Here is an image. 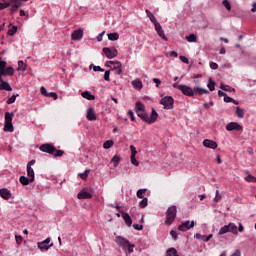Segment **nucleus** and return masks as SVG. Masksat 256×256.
<instances>
[{"instance_id": "obj_1", "label": "nucleus", "mask_w": 256, "mask_h": 256, "mask_svg": "<svg viewBox=\"0 0 256 256\" xmlns=\"http://www.w3.org/2000/svg\"><path fill=\"white\" fill-rule=\"evenodd\" d=\"M39 149L43 153H48L49 155H52V157H63V155H65V152L63 150H58L53 144L49 143L42 144Z\"/></svg>"}, {"instance_id": "obj_2", "label": "nucleus", "mask_w": 256, "mask_h": 256, "mask_svg": "<svg viewBox=\"0 0 256 256\" xmlns=\"http://www.w3.org/2000/svg\"><path fill=\"white\" fill-rule=\"evenodd\" d=\"M136 114L138 117H140V119H142V121H144V123H148V125L155 123V121H157V119L159 117V114L157 113V111L154 108H152L150 117L145 110L138 111V112H136Z\"/></svg>"}, {"instance_id": "obj_3", "label": "nucleus", "mask_w": 256, "mask_h": 256, "mask_svg": "<svg viewBox=\"0 0 256 256\" xmlns=\"http://www.w3.org/2000/svg\"><path fill=\"white\" fill-rule=\"evenodd\" d=\"M115 242L123 249L124 253H128L129 255H131V253H133V249H135V245L131 244V242L124 237H116Z\"/></svg>"}, {"instance_id": "obj_4", "label": "nucleus", "mask_w": 256, "mask_h": 256, "mask_svg": "<svg viewBox=\"0 0 256 256\" xmlns=\"http://www.w3.org/2000/svg\"><path fill=\"white\" fill-rule=\"evenodd\" d=\"M177 218V206H170L166 211V225H173Z\"/></svg>"}, {"instance_id": "obj_5", "label": "nucleus", "mask_w": 256, "mask_h": 256, "mask_svg": "<svg viewBox=\"0 0 256 256\" xmlns=\"http://www.w3.org/2000/svg\"><path fill=\"white\" fill-rule=\"evenodd\" d=\"M225 233H233V235H238L237 225L235 223H229L228 225L223 226L219 230V235H225Z\"/></svg>"}, {"instance_id": "obj_6", "label": "nucleus", "mask_w": 256, "mask_h": 256, "mask_svg": "<svg viewBox=\"0 0 256 256\" xmlns=\"http://www.w3.org/2000/svg\"><path fill=\"white\" fill-rule=\"evenodd\" d=\"M175 100L171 96H165L160 100V105H163L164 109H173Z\"/></svg>"}, {"instance_id": "obj_7", "label": "nucleus", "mask_w": 256, "mask_h": 256, "mask_svg": "<svg viewBox=\"0 0 256 256\" xmlns=\"http://www.w3.org/2000/svg\"><path fill=\"white\" fill-rule=\"evenodd\" d=\"M102 51L105 57H107V59H115V57H117V55L119 54V52L117 51V48L115 47H112V48L104 47Z\"/></svg>"}, {"instance_id": "obj_8", "label": "nucleus", "mask_w": 256, "mask_h": 256, "mask_svg": "<svg viewBox=\"0 0 256 256\" xmlns=\"http://www.w3.org/2000/svg\"><path fill=\"white\" fill-rule=\"evenodd\" d=\"M78 199H92L93 198V190L89 188H83L78 194Z\"/></svg>"}, {"instance_id": "obj_9", "label": "nucleus", "mask_w": 256, "mask_h": 256, "mask_svg": "<svg viewBox=\"0 0 256 256\" xmlns=\"http://www.w3.org/2000/svg\"><path fill=\"white\" fill-rule=\"evenodd\" d=\"M179 91L183 93V95H186V97H193L195 95V92L193 91V88L187 86V85H179L178 86Z\"/></svg>"}, {"instance_id": "obj_10", "label": "nucleus", "mask_w": 256, "mask_h": 256, "mask_svg": "<svg viewBox=\"0 0 256 256\" xmlns=\"http://www.w3.org/2000/svg\"><path fill=\"white\" fill-rule=\"evenodd\" d=\"M193 227H195V221L187 220L178 226V230L185 232V231H189V229H193Z\"/></svg>"}, {"instance_id": "obj_11", "label": "nucleus", "mask_w": 256, "mask_h": 256, "mask_svg": "<svg viewBox=\"0 0 256 256\" xmlns=\"http://www.w3.org/2000/svg\"><path fill=\"white\" fill-rule=\"evenodd\" d=\"M35 164V160H31L28 164H27V175L30 178L31 182L35 181V171L33 170V165Z\"/></svg>"}, {"instance_id": "obj_12", "label": "nucleus", "mask_w": 256, "mask_h": 256, "mask_svg": "<svg viewBox=\"0 0 256 256\" xmlns=\"http://www.w3.org/2000/svg\"><path fill=\"white\" fill-rule=\"evenodd\" d=\"M243 126L237 122H230L226 125V131H241Z\"/></svg>"}, {"instance_id": "obj_13", "label": "nucleus", "mask_w": 256, "mask_h": 256, "mask_svg": "<svg viewBox=\"0 0 256 256\" xmlns=\"http://www.w3.org/2000/svg\"><path fill=\"white\" fill-rule=\"evenodd\" d=\"M154 28L156 33L163 39L164 41H167V36H165V31H163V28L161 27V24L159 22L154 23Z\"/></svg>"}, {"instance_id": "obj_14", "label": "nucleus", "mask_w": 256, "mask_h": 256, "mask_svg": "<svg viewBox=\"0 0 256 256\" xmlns=\"http://www.w3.org/2000/svg\"><path fill=\"white\" fill-rule=\"evenodd\" d=\"M49 243H51V238H46L44 241L38 243V248L48 251L50 247H53V244L49 245Z\"/></svg>"}, {"instance_id": "obj_15", "label": "nucleus", "mask_w": 256, "mask_h": 256, "mask_svg": "<svg viewBox=\"0 0 256 256\" xmlns=\"http://www.w3.org/2000/svg\"><path fill=\"white\" fill-rule=\"evenodd\" d=\"M0 197L6 201H9V199H11V191L7 188L0 189Z\"/></svg>"}, {"instance_id": "obj_16", "label": "nucleus", "mask_w": 256, "mask_h": 256, "mask_svg": "<svg viewBox=\"0 0 256 256\" xmlns=\"http://www.w3.org/2000/svg\"><path fill=\"white\" fill-rule=\"evenodd\" d=\"M71 39L73 41H79V40L83 39V30H81V29L75 30L71 35Z\"/></svg>"}, {"instance_id": "obj_17", "label": "nucleus", "mask_w": 256, "mask_h": 256, "mask_svg": "<svg viewBox=\"0 0 256 256\" xmlns=\"http://www.w3.org/2000/svg\"><path fill=\"white\" fill-rule=\"evenodd\" d=\"M204 147H207L208 149H217V142L210 140V139H205L203 141Z\"/></svg>"}, {"instance_id": "obj_18", "label": "nucleus", "mask_w": 256, "mask_h": 256, "mask_svg": "<svg viewBox=\"0 0 256 256\" xmlns=\"http://www.w3.org/2000/svg\"><path fill=\"white\" fill-rule=\"evenodd\" d=\"M86 118L88 121H97V115L95 114V110L93 108H89L87 110Z\"/></svg>"}, {"instance_id": "obj_19", "label": "nucleus", "mask_w": 256, "mask_h": 256, "mask_svg": "<svg viewBox=\"0 0 256 256\" xmlns=\"http://www.w3.org/2000/svg\"><path fill=\"white\" fill-rule=\"evenodd\" d=\"M193 91H194V95H207V93H209V90L205 88H201L199 86L194 87Z\"/></svg>"}, {"instance_id": "obj_20", "label": "nucleus", "mask_w": 256, "mask_h": 256, "mask_svg": "<svg viewBox=\"0 0 256 256\" xmlns=\"http://www.w3.org/2000/svg\"><path fill=\"white\" fill-rule=\"evenodd\" d=\"M122 217H123L127 227H131V225H133V219H131V216L129 215V213H127V212L122 213Z\"/></svg>"}, {"instance_id": "obj_21", "label": "nucleus", "mask_w": 256, "mask_h": 256, "mask_svg": "<svg viewBox=\"0 0 256 256\" xmlns=\"http://www.w3.org/2000/svg\"><path fill=\"white\" fill-rule=\"evenodd\" d=\"M82 97L84 99H87L88 101H95V95L91 94L89 91H84L81 93Z\"/></svg>"}, {"instance_id": "obj_22", "label": "nucleus", "mask_w": 256, "mask_h": 256, "mask_svg": "<svg viewBox=\"0 0 256 256\" xmlns=\"http://www.w3.org/2000/svg\"><path fill=\"white\" fill-rule=\"evenodd\" d=\"M13 117H15V114L13 112H6L5 123H13Z\"/></svg>"}, {"instance_id": "obj_23", "label": "nucleus", "mask_w": 256, "mask_h": 256, "mask_svg": "<svg viewBox=\"0 0 256 256\" xmlns=\"http://www.w3.org/2000/svg\"><path fill=\"white\" fill-rule=\"evenodd\" d=\"M108 63H111V65H113V70H117V69H123V64H121L120 61H108Z\"/></svg>"}, {"instance_id": "obj_24", "label": "nucleus", "mask_w": 256, "mask_h": 256, "mask_svg": "<svg viewBox=\"0 0 256 256\" xmlns=\"http://www.w3.org/2000/svg\"><path fill=\"white\" fill-rule=\"evenodd\" d=\"M0 90L1 91H13V88H11V85H9L7 82H2L0 84Z\"/></svg>"}, {"instance_id": "obj_25", "label": "nucleus", "mask_w": 256, "mask_h": 256, "mask_svg": "<svg viewBox=\"0 0 256 256\" xmlns=\"http://www.w3.org/2000/svg\"><path fill=\"white\" fill-rule=\"evenodd\" d=\"M4 76L8 75L9 77L15 75V69L13 67L5 68L4 72L2 73Z\"/></svg>"}, {"instance_id": "obj_26", "label": "nucleus", "mask_w": 256, "mask_h": 256, "mask_svg": "<svg viewBox=\"0 0 256 256\" xmlns=\"http://www.w3.org/2000/svg\"><path fill=\"white\" fill-rule=\"evenodd\" d=\"M4 131H8L9 133H13V131H14L13 122H5Z\"/></svg>"}, {"instance_id": "obj_27", "label": "nucleus", "mask_w": 256, "mask_h": 256, "mask_svg": "<svg viewBox=\"0 0 256 256\" xmlns=\"http://www.w3.org/2000/svg\"><path fill=\"white\" fill-rule=\"evenodd\" d=\"M146 15L147 17H149L151 23H153L155 25V23H157V18H155V15H153V13L149 10H146Z\"/></svg>"}, {"instance_id": "obj_28", "label": "nucleus", "mask_w": 256, "mask_h": 256, "mask_svg": "<svg viewBox=\"0 0 256 256\" xmlns=\"http://www.w3.org/2000/svg\"><path fill=\"white\" fill-rule=\"evenodd\" d=\"M108 39H109V41H118L119 40V33H117V32L109 33L108 34Z\"/></svg>"}, {"instance_id": "obj_29", "label": "nucleus", "mask_w": 256, "mask_h": 256, "mask_svg": "<svg viewBox=\"0 0 256 256\" xmlns=\"http://www.w3.org/2000/svg\"><path fill=\"white\" fill-rule=\"evenodd\" d=\"M19 181L21 185H29V183H32L31 178H27L25 176H20Z\"/></svg>"}, {"instance_id": "obj_30", "label": "nucleus", "mask_w": 256, "mask_h": 256, "mask_svg": "<svg viewBox=\"0 0 256 256\" xmlns=\"http://www.w3.org/2000/svg\"><path fill=\"white\" fill-rule=\"evenodd\" d=\"M145 193H147V189H139L137 192H136V195L138 197V199H145Z\"/></svg>"}, {"instance_id": "obj_31", "label": "nucleus", "mask_w": 256, "mask_h": 256, "mask_svg": "<svg viewBox=\"0 0 256 256\" xmlns=\"http://www.w3.org/2000/svg\"><path fill=\"white\" fill-rule=\"evenodd\" d=\"M236 115L239 119H243L245 117V110L241 109V107H236Z\"/></svg>"}, {"instance_id": "obj_32", "label": "nucleus", "mask_w": 256, "mask_h": 256, "mask_svg": "<svg viewBox=\"0 0 256 256\" xmlns=\"http://www.w3.org/2000/svg\"><path fill=\"white\" fill-rule=\"evenodd\" d=\"M220 89H222V91H228L229 93L235 92V88L225 84H221Z\"/></svg>"}, {"instance_id": "obj_33", "label": "nucleus", "mask_w": 256, "mask_h": 256, "mask_svg": "<svg viewBox=\"0 0 256 256\" xmlns=\"http://www.w3.org/2000/svg\"><path fill=\"white\" fill-rule=\"evenodd\" d=\"M149 204V199L148 198H142V200L139 203L140 209H145L147 205Z\"/></svg>"}, {"instance_id": "obj_34", "label": "nucleus", "mask_w": 256, "mask_h": 256, "mask_svg": "<svg viewBox=\"0 0 256 256\" xmlns=\"http://www.w3.org/2000/svg\"><path fill=\"white\" fill-rule=\"evenodd\" d=\"M132 85L136 89H143V82H141V80H134V81H132Z\"/></svg>"}, {"instance_id": "obj_35", "label": "nucleus", "mask_w": 256, "mask_h": 256, "mask_svg": "<svg viewBox=\"0 0 256 256\" xmlns=\"http://www.w3.org/2000/svg\"><path fill=\"white\" fill-rule=\"evenodd\" d=\"M135 111H136V113L139 111H145V104H143L141 102H137L136 106H135Z\"/></svg>"}, {"instance_id": "obj_36", "label": "nucleus", "mask_w": 256, "mask_h": 256, "mask_svg": "<svg viewBox=\"0 0 256 256\" xmlns=\"http://www.w3.org/2000/svg\"><path fill=\"white\" fill-rule=\"evenodd\" d=\"M27 70V64L23 62L22 60L18 61V71H26Z\"/></svg>"}, {"instance_id": "obj_37", "label": "nucleus", "mask_w": 256, "mask_h": 256, "mask_svg": "<svg viewBox=\"0 0 256 256\" xmlns=\"http://www.w3.org/2000/svg\"><path fill=\"white\" fill-rule=\"evenodd\" d=\"M186 39L189 43H197V35L195 34H190Z\"/></svg>"}, {"instance_id": "obj_38", "label": "nucleus", "mask_w": 256, "mask_h": 256, "mask_svg": "<svg viewBox=\"0 0 256 256\" xmlns=\"http://www.w3.org/2000/svg\"><path fill=\"white\" fill-rule=\"evenodd\" d=\"M167 256H179V254H177V249L169 248L167 250Z\"/></svg>"}, {"instance_id": "obj_39", "label": "nucleus", "mask_w": 256, "mask_h": 256, "mask_svg": "<svg viewBox=\"0 0 256 256\" xmlns=\"http://www.w3.org/2000/svg\"><path fill=\"white\" fill-rule=\"evenodd\" d=\"M207 87L209 91H215V82L213 81V79H209Z\"/></svg>"}, {"instance_id": "obj_40", "label": "nucleus", "mask_w": 256, "mask_h": 256, "mask_svg": "<svg viewBox=\"0 0 256 256\" xmlns=\"http://www.w3.org/2000/svg\"><path fill=\"white\" fill-rule=\"evenodd\" d=\"M10 5L14 7H21V5H23V2H21V0H10Z\"/></svg>"}, {"instance_id": "obj_41", "label": "nucleus", "mask_w": 256, "mask_h": 256, "mask_svg": "<svg viewBox=\"0 0 256 256\" xmlns=\"http://www.w3.org/2000/svg\"><path fill=\"white\" fill-rule=\"evenodd\" d=\"M89 173H90V170H85V172L79 174V177H80L83 181H85V180H87V178L89 177Z\"/></svg>"}, {"instance_id": "obj_42", "label": "nucleus", "mask_w": 256, "mask_h": 256, "mask_svg": "<svg viewBox=\"0 0 256 256\" xmlns=\"http://www.w3.org/2000/svg\"><path fill=\"white\" fill-rule=\"evenodd\" d=\"M17 97H19V94H17V95H12V96L7 100V105H13V103L17 100Z\"/></svg>"}, {"instance_id": "obj_43", "label": "nucleus", "mask_w": 256, "mask_h": 256, "mask_svg": "<svg viewBox=\"0 0 256 256\" xmlns=\"http://www.w3.org/2000/svg\"><path fill=\"white\" fill-rule=\"evenodd\" d=\"M104 149H111L113 147V141L112 140H108L105 141L103 144Z\"/></svg>"}, {"instance_id": "obj_44", "label": "nucleus", "mask_w": 256, "mask_h": 256, "mask_svg": "<svg viewBox=\"0 0 256 256\" xmlns=\"http://www.w3.org/2000/svg\"><path fill=\"white\" fill-rule=\"evenodd\" d=\"M15 33H17V26H12L9 30H8V35L10 37H13V35H15Z\"/></svg>"}, {"instance_id": "obj_45", "label": "nucleus", "mask_w": 256, "mask_h": 256, "mask_svg": "<svg viewBox=\"0 0 256 256\" xmlns=\"http://www.w3.org/2000/svg\"><path fill=\"white\" fill-rule=\"evenodd\" d=\"M245 181H247L248 183H256V178L249 174L246 178H245Z\"/></svg>"}, {"instance_id": "obj_46", "label": "nucleus", "mask_w": 256, "mask_h": 256, "mask_svg": "<svg viewBox=\"0 0 256 256\" xmlns=\"http://www.w3.org/2000/svg\"><path fill=\"white\" fill-rule=\"evenodd\" d=\"M119 161H121V158H119V156H114L111 159V162L114 164V167H117L119 165Z\"/></svg>"}, {"instance_id": "obj_47", "label": "nucleus", "mask_w": 256, "mask_h": 256, "mask_svg": "<svg viewBox=\"0 0 256 256\" xmlns=\"http://www.w3.org/2000/svg\"><path fill=\"white\" fill-rule=\"evenodd\" d=\"M222 4L225 7V9H227V11H231V3L229 2V0H223Z\"/></svg>"}, {"instance_id": "obj_48", "label": "nucleus", "mask_w": 256, "mask_h": 256, "mask_svg": "<svg viewBox=\"0 0 256 256\" xmlns=\"http://www.w3.org/2000/svg\"><path fill=\"white\" fill-rule=\"evenodd\" d=\"M6 68H7V62L1 61V58H0V73H3Z\"/></svg>"}, {"instance_id": "obj_49", "label": "nucleus", "mask_w": 256, "mask_h": 256, "mask_svg": "<svg viewBox=\"0 0 256 256\" xmlns=\"http://www.w3.org/2000/svg\"><path fill=\"white\" fill-rule=\"evenodd\" d=\"M130 151H131L130 157H135L137 155V148H135V146L130 145Z\"/></svg>"}, {"instance_id": "obj_50", "label": "nucleus", "mask_w": 256, "mask_h": 256, "mask_svg": "<svg viewBox=\"0 0 256 256\" xmlns=\"http://www.w3.org/2000/svg\"><path fill=\"white\" fill-rule=\"evenodd\" d=\"M221 199H222V196L219 194V190H216V195H215V198H214V202L219 203V201H221Z\"/></svg>"}, {"instance_id": "obj_51", "label": "nucleus", "mask_w": 256, "mask_h": 256, "mask_svg": "<svg viewBox=\"0 0 256 256\" xmlns=\"http://www.w3.org/2000/svg\"><path fill=\"white\" fill-rule=\"evenodd\" d=\"M40 93L41 95H43L44 97H47L49 95V92H47V89L45 88V86H42L40 88Z\"/></svg>"}, {"instance_id": "obj_52", "label": "nucleus", "mask_w": 256, "mask_h": 256, "mask_svg": "<svg viewBox=\"0 0 256 256\" xmlns=\"http://www.w3.org/2000/svg\"><path fill=\"white\" fill-rule=\"evenodd\" d=\"M17 11H19V6L11 5V8H10L11 15H15V13H17Z\"/></svg>"}, {"instance_id": "obj_53", "label": "nucleus", "mask_w": 256, "mask_h": 256, "mask_svg": "<svg viewBox=\"0 0 256 256\" xmlns=\"http://www.w3.org/2000/svg\"><path fill=\"white\" fill-rule=\"evenodd\" d=\"M132 165H135V167H139V162L137 161V158L135 156H130Z\"/></svg>"}, {"instance_id": "obj_54", "label": "nucleus", "mask_w": 256, "mask_h": 256, "mask_svg": "<svg viewBox=\"0 0 256 256\" xmlns=\"http://www.w3.org/2000/svg\"><path fill=\"white\" fill-rule=\"evenodd\" d=\"M15 239L18 245H21L23 243V236L21 235L15 236Z\"/></svg>"}, {"instance_id": "obj_55", "label": "nucleus", "mask_w": 256, "mask_h": 256, "mask_svg": "<svg viewBox=\"0 0 256 256\" xmlns=\"http://www.w3.org/2000/svg\"><path fill=\"white\" fill-rule=\"evenodd\" d=\"M47 97H52L54 101H57V99L59 98V97L57 96V93H55V92H50V93H48V96H47Z\"/></svg>"}, {"instance_id": "obj_56", "label": "nucleus", "mask_w": 256, "mask_h": 256, "mask_svg": "<svg viewBox=\"0 0 256 256\" xmlns=\"http://www.w3.org/2000/svg\"><path fill=\"white\" fill-rule=\"evenodd\" d=\"M170 235H171V237H172V239L174 240V241H177V232L175 231V230H171L170 231Z\"/></svg>"}, {"instance_id": "obj_57", "label": "nucleus", "mask_w": 256, "mask_h": 256, "mask_svg": "<svg viewBox=\"0 0 256 256\" xmlns=\"http://www.w3.org/2000/svg\"><path fill=\"white\" fill-rule=\"evenodd\" d=\"M179 59L180 61H182V63H186V65H189V58L185 56H180Z\"/></svg>"}, {"instance_id": "obj_58", "label": "nucleus", "mask_w": 256, "mask_h": 256, "mask_svg": "<svg viewBox=\"0 0 256 256\" xmlns=\"http://www.w3.org/2000/svg\"><path fill=\"white\" fill-rule=\"evenodd\" d=\"M109 75H111V71L107 70L104 73V80L105 81H110Z\"/></svg>"}, {"instance_id": "obj_59", "label": "nucleus", "mask_w": 256, "mask_h": 256, "mask_svg": "<svg viewBox=\"0 0 256 256\" xmlns=\"http://www.w3.org/2000/svg\"><path fill=\"white\" fill-rule=\"evenodd\" d=\"M133 228L136 229V231H142L143 225L133 224Z\"/></svg>"}, {"instance_id": "obj_60", "label": "nucleus", "mask_w": 256, "mask_h": 256, "mask_svg": "<svg viewBox=\"0 0 256 256\" xmlns=\"http://www.w3.org/2000/svg\"><path fill=\"white\" fill-rule=\"evenodd\" d=\"M210 67L212 68V69H219V64L218 63H215V62H211L210 63Z\"/></svg>"}, {"instance_id": "obj_61", "label": "nucleus", "mask_w": 256, "mask_h": 256, "mask_svg": "<svg viewBox=\"0 0 256 256\" xmlns=\"http://www.w3.org/2000/svg\"><path fill=\"white\" fill-rule=\"evenodd\" d=\"M128 115H129L131 121H135V114L131 110L128 111Z\"/></svg>"}, {"instance_id": "obj_62", "label": "nucleus", "mask_w": 256, "mask_h": 256, "mask_svg": "<svg viewBox=\"0 0 256 256\" xmlns=\"http://www.w3.org/2000/svg\"><path fill=\"white\" fill-rule=\"evenodd\" d=\"M153 83L156 84V87H159V85H161V80L158 78H153Z\"/></svg>"}, {"instance_id": "obj_63", "label": "nucleus", "mask_w": 256, "mask_h": 256, "mask_svg": "<svg viewBox=\"0 0 256 256\" xmlns=\"http://www.w3.org/2000/svg\"><path fill=\"white\" fill-rule=\"evenodd\" d=\"M232 101H233V98H231V97H229L227 95H226V97H224V102L225 103H232Z\"/></svg>"}, {"instance_id": "obj_64", "label": "nucleus", "mask_w": 256, "mask_h": 256, "mask_svg": "<svg viewBox=\"0 0 256 256\" xmlns=\"http://www.w3.org/2000/svg\"><path fill=\"white\" fill-rule=\"evenodd\" d=\"M231 256H241V250H235V252Z\"/></svg>"}]
</instances>
